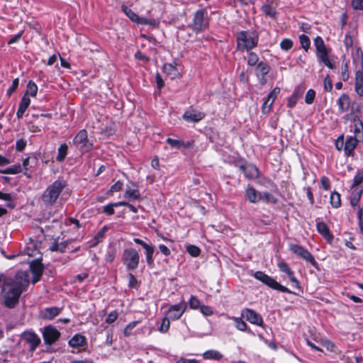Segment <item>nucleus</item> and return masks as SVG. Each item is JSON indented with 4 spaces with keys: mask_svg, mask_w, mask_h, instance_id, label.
<instances>
[{
    "mask_svg": "<svg viewBox=\"0 0 363 363\" xmlns=\"http://www.w3.org/2000/svg\"><path fill=\"white\" fill-rule=\"evenodd\" d=\"M262 11L264 13L266 16H268L272 18H275L276 16V11L274 7L269 4H264L262 7Z\"/></svg>",
    "mask_w": 363,
    "mask_h": 363,
    "instance_id": "nucleus-40",
    "label": "nucleus"
},
{
    "mask_svg": "<svg viewBox=\"0 0 363 363\" xmlns=\"http://www.w3.org/2000/svg\"><path fill=\"white\" fill-rule=\"evenodd\" d=\"M30 269L33 275L32 279V283H37L43 273V265L41 262L38 259L33 260L30 263Z\"/></svg>",
    "mask_w": 363,
    "mask_h": 363,
    "instance_id": "nucleus-13",
    "label": "nucleus"
},
{
    "mask_svg": "<svg viewBox=\"0 0 363 363\" xmlns=\"http://www.w3.org/2000/svg\"><path fill=\"white\" fill-rule=\"evenodd\" d=\"M203 357L205 359L220 360L223 358V354L217 350H209L203 354Z\"/></svg>",
    "mask_w": 363,
    "mask_h": 363,
    "instance_id": "nucleus-29",
    "label": "nucleus"
},
{
    "mask_svg": "<svg viewBox=\"0 0 363 363\" xmlns=\"http://www.w3.org/2000/svg\"><path fill=\"white\" fill-rule=\"evenodd\" d=\"M169 326H170V321H169V319L167 317H164L162 320V323H161V325H160V327L159 328V331L160 333H167L169 328Z\"/></svg>",
    "mask_w": 363,
    "mask_h": 363,
    "instance_id": "nucleus-45",
    "label": "nucleus"
},
{
    "mask_svg": "<svg viewBox=\"0 0 363 363\" xmlns=\"http://www.w3.org/2000/svg\"><path fill=\"white\" fill-rule=\"evenodd\" d=\"M205 117V113L196 110H191L186 111L183 115V118L186 122L196 123L202 120Z\"/></svg>",
    "mask_w": 363,
    "mask_h": 363,
    "instance_id": "nucleus-15",
    "label": "nucleus"
},
{
    "mask_svg": "<svg viewBox=\"0 0 363 363\" xmlns=\"http://www.w3.org/2000/svg\"><path fill=\"white\" fill-rule=\"evenodd\" d=\"M261 200L267 203H275L277 202V199L269 192H261Z\"/></svg>",
    "mask_w": 363,
    "mask_h": 363,
    "instance_id": "nucleus-46",
    "label": "nucleus"
},
{
    "mask_svg": "<svg viewBox=\"0 0 363 363\" xmlns=\"http://www.w3.org/2000/svg\"><path fill=\"white\" fill-rule=\"evenodd\" d=\"M340 113L347 112L350 107V99L347 94H342L337 101Z\"/></svg>",
    "mask_w": 363,
    "mask_h": 363,
    "instance_id": "nucleus-19",
    "label": "nucleus"
},
{
    "mask_svg": "<svg viewBox=\"0 0 363 363\" xmlns=\"http://www.w3.org/2000/svg\"><path fill=\"white\" fill-rule=\"evenodd\" d=\"M61 309L57 307L46 308L43 311V317L45 319L52 320L60 314Z\"/></svg>",
    "mask_w": 363,
    "mask_h": 363,
    "instance_id": "nucleus-27",
    "label": "nucleus"
},
{
    "mask_svg": "<svg viewBox=\"0 0 363 363\" xmlns=\"http://www.w3.org/2000/svg\"><path fill=\"white\" fill-rule=\"evenodd\" d=\"M66 186L67 182L63 179H57L48 185L42 195L43 203L46 206H53Z\"/></svg>",
    "mask_w": 363,
    "mask_h": 363,
    "instance_id": "nucleus-2",
    "label": "nucleus"
},
{
    "mask_svg": "<svg viewBox=\"0 0 363 363\" xmlns=\"http://www.w3.org/2000/svg\"><path fill=\"white\" fill-rule=\"evenodd\" d=\"M72 347H82L86 344V337L84 335L77 334L74 335L68 342Z\"/></svg>",
    "mask_w": 363,
    "mask_h": 363,
    "instance_id": "nucleus-24",
    "label": "nucleus"
},
{
    "mask_svg": "<svg viewBox=\"0 0 363 363\" xmlns=\"http://www.w3.org/2000/svg\"><path fill=\"white\" fill-rule=\"evenodd\" d=\"M279 269L281 272L287 274L289 280L294 284L296 288L298 289L300 287L299 282L297 279L294 276V273L289 268V265L285 262H280L278 264Z\"/></svg>",
    "mask_w": 363,
    "mask_h": 363,
    "instance_id": "nucleus-16",
    "label": "nucleus"
},
{
    "mask_svg": "<svg viewBox=\"0 0 363 363\" xmlns=\"http://www.w3.org/2000/svg\"><path fill=\"white\" fill-rule=\"evenodd\" d=\"M122 10L126 14V16L133 22L142 25L151 24V22L149 19L146 18L139 17L135 12H133L130 9H128L125 6H122Z\"/></svg>",
    "mask_w": 363,
    "mask_h": 363,
    "instance_id": "nucleus-14",
    "label": "nucleus"
},
{
    "mask_svg": "<svg viewBox=\"0 0 363 363\" xmlns=\"http://www.w3.org/2000/svg\"><path fill=\"white\" fill-rule=\"evenodd\" d=\"M242 316L245 318L250 323L262 326L264 321L262 316L252 309L245 308L241 313Z\"/></svg>",
    "mask_w": 363,
    "mask_h": 363,
    "instance_id": "nucleus-10",
    "label": "nucleus"
},
{
    "mask_svg": "<svg viewBox=\"0 0 363 363\" xmlns=\"http://www.w3.org/2000/svg\"><path fill=\"white\" fill-rule=\"evenodd\" d=\"M22 171V167L20 164H14L11 167H9L2 171H1L3 174H16L18 173L21 172Z\"/></svg>",
    "mask_w": 363,
    "mask_h": 363,
    "instance_id": "nucleus-37",
    "label": "nucleus"
},
{
    "mask_svg": "<svg viewBox=\"0 0 363 363\" xmlns=\"http://www.w3.org/2000/svg\"><path fill=\"white\" fill-rule=\"evenodd\" d=\"M269 66L266 62H260L256 67L257 75L264 77L269 73Z\"/></svg>",
    "mask_w": 363,
    "mask_h": 363,
    "instance_id": "nucleus-30",
    "label": "nucleus"
},
{
    "mask_svg": "<svg viewBox=\"0 0 363 363\" xmlns=\"http://www.w3.org/2000/svg\"><path fill=\"white\" fill-rule=\"evenodd\" d=\"M330 203L333 208H337L341 206L340 194L336 191L330 194Z\"/></svg>",
    "mask_w": 363,
    "mask_h": 363,
    "instance_id": "nucleus-34",
    "label": "nucleus"
},
{
    "mask_svg": "<svg viewBox=\"0 0 363 363\" xmlns=\"http://www.w3.org/2000/svg\"><path fill=\"white\" fill-rule=\"evenodd\" d=\"M255 277L257 280L262 281L263 284L267 285L268 286L273 289L278 290L284 293H291L288 288L281 285L273 278H272L271 277L268 276L267 274H264L262 272H256L255 274Z\"/></svg>",
    "mask_w": 363,
    "mask_h": 363,
    "instance_id": "nucleus-6",
    "label": "nucleus"
},
{
    "mask_svg": "<svg viewBox=\"0 0 363 363\" xmlns=\"http://www.w3.org/2000/svg\"><path fill=\"white\" fill-rule=\"evenodd\" d=\"M19 84L18 78L13 80L11 86L7 90V95L11 96L18 88Z\"/></svg>",
    "mask_w": 363,
    "mask_h": 363,
    "instance_id": "nucleus-58",
    "label": "nucleus"
},
{
    "mask_svg": "<svg viewBox=\"0 0 363 363\" xmlns=\"http://www.w3.org/2000/svg\"><path fill=\"white\" fill-rule=\"evenodd\" d=\"M247 60L248 65L254 66L258 62L259 57L256 53L250 52L247 55Z\"/></svg>",
    "mask_w": 363,
    "mask_h": 363,
    "instance_id": "nucleus-43",
    "label": "nucleus"
},
{
    "mask_svg": "<svg viewBox=\"0 0 363 363\" xmlns=\"http://www.w3.org/2000/svg\"><path fill=\"white\" fill-rule=\"evenodd\" d=\"M57 152L56 160L58 162H62L67 155V145L65 143L62 144L59 147Z\"/></svg>",
    "mask_w": 363,
    "mask_h": 363,
    "instance_id": "nucleus-33",
    "label": "nucleus"
},
{
    "mask_svg": "<svg viewBox=\"0 0 363 363\" xmlns=\"http://www.w3.org/2000/svg\"><path fill=\"white\" fill-rule=\"evenodd\" d=\"M358 142H359V140L353 137H350L347 139L344 147V150L346 155L350 156L353 154L354 150L355 149Z\"/></svg>",
    "mask_w": 363,
    "mask_h": 363,
    "instance_id": "nucleus-22",
    "label": "nucleus"
},
{
    "mask_svg": "<svg viewBox=\"0 0 363 363\" xmlns=\"http://www.w3.org/2000/svg\"><path fill=\"white\" fill-rule=\"evenodd\" d=\"M25 340L30 344V350L33 351L40 342L39 337L33 333H26L24 334Z\"/></svg>",
    "mask_w": 363,
    "mask_h": 363,
    "instance_id": "nucleus-23",
    "label": "nucleus"
},
{
    "mask_svg": "<svg viewBox=\"0 0 363 363\" xmlns=\"http://www.w3.org/2000/svg\"><path fill=\"white\" fill-rule=\"evenodd\" d=\"M128 286L130 288H135L137 286L138 281L133 274H128Z\"/></svg>",
    "mask_w": 363,
    "mask_h": 363,
    "instance_id": "nucleus-62",
    "label": "nucleus"
},
{
    "mask_svg": "<svg viewBox=\"0 0 363 363\" xmlns=\"http://www.w3.org/2000/svg\"><path fill=\"white\" fill-rule=\"evenodd\" d=\"M323 85H324V89H325V91H330L332 90L333 84H332V82L328 76H327L324 79Z\"/></svg>",
    "mask_w": 363,
    "mask_h": 363,
    "instance_id": "nucleus-63",
    "label": "nucleus"
},
{
    "mask_svg": "<svg viewBox=\"0 0 363 363\" xmlns=\"http://www.w3.org/2000/svg\"><path fill=\"white\" fill-rule=\"evenodd\" d=\"M280 93V88L275 87L267 96V97L264 99V101L262 106V111L263 113H269L272 107V105L277 97V96Z\"/></svg>",
    "mask_w": 363,
    "mask_h": 363,
    "instance_id": "nucleus-12",
    "label": "nucleus"
},
{
    "mask_svg": "<svg viewBox=\"0 0 363 363\" xmlns=\"http://www.w3.org/2000/svg\"><path fill=\"white\" fill-rule=\"evenodd\" d=\"M121 261L127 269L135 270L139 265L140 255L135 248H126L123 251Z\"/></svg>",
    "mask_w": 363,
    "mask_h": 363,
    "instance_id": "nucleus-4",
    "label": "nucleus"
},
{
    "mask_svg": "<svg viewBox=\"0 0 363 363\" xmlns=\"http://www.w3.org/2000/svg\"><path fill=\"white\" fill-rule=\"evenodd\" d=\"M363 182V171L358 170L356 175L354 177L352 188L359 186Z\"/></svg>",
    "mask_w": 363,
    "mask_h": 363,
    "instance_id": "nucleus-44",
    "label": "nucleus"
},
{
    "mask_svg": "<svg viewBox=\"0 0 363 363\" xmlns=\"http://www.w3.org/2000/svg\"><path fill=\"white\" fill-rule=\"evenodd\" d=\"M349 71L347 62H342L341 67V77L343 81H347L349 79Z\"/></svg>",
    "mask_w": 363,
    "mask_h": 363,
    "instance_id": "nucleus-49",
    "label": "nucleus"
},
{
    "mask_svg": "<svg viewBox=\"0 0 363 363\" xmlns=\"http://www.w3.org/2000/svg\"><path fill=\"white\" fill-rule=\"evenodd\" d=\"M314 45L315 46L317 52L327 50L323 40L320 36H317L314 39Z\"/></svg>",
    "mask_w": 363,
    "mask_h": 363,
    "instance_id": "nucleus-41",
    "label": "nucleus"
},
{
    "mask_svg": "<svg viewBox=\"0 0 363 363\" xmlns=\"http://www.w3.org/2000/svg\"><path fill=\"white\" fill-rule=\"evenodd\" d=\"M166 142L172 147L176 149H180L182 147L184 148H189L192 146L191 142H184L182 140L174 139L171 138H168L166 140Z\"/></svg>",
    "mask_w": 363,
    "mask_h": 363,
    "instance_id": "nucleus-20",
    "label": "nucleus"
},
{
    "mask_svg": "<svg viewBox=\"0 0 363 363\" xmlns=\"http://www.w3.org/2000/svg\"><path fill=\"white\" fill-rule=\"evenodd\" d=\"M163 71L166 75L172 79L179 76V72L177 68L172 64H164L163 66Z\"/></svg>",
    "mask_w": 363,
    "mask_h": 363,
    "instance_id": "nucleus-26",
    "label": "nucleus"
},
{
    "mask_svg": "<svg viewBox=\"0 0 363 363\" xmlns=\"http://www.w3.org/2000/svg\"><path fill=\"white\" fill-rule=\"evenodd\" d=\"M315 96V91L313 89H309L305 96V102L307 104H313Z\"/></svg>",
    "mask_w": 363,
    "mask_h": 363,
    "instance_id": "nucleus-51",
    "label": "nucleus"
},
{
    "mask_svg": "<svg viewBox=\"0 0 363 363\" xmlns=\"http://www.w3.org/2000/svg\"><path fill=\"white\" fill-rule=\"evenodd\" d=\"M124 197L128 199L130 201L138 200L140 198V194L138 189H126Z\"/></svg>",
    "mask_w": 363,
    "mask_h": 363,
    "instance_id": "nucleus-31",
    "label": "nucleus"
},
{
    "mask_svg": "<svg viewBox=\"0 0 363 363\" xmlns=\"http://www.w3.org/2000/svg\"><path fill=\"white\" fill-rule=\"evenodd\" d=\"M231 319L235 323V328L240 331H245L247 329L246 323L241 318L232 317Z\"/></svg>",
    "mask_w": 363,
    "mask_h": 363,
    "instance_id": "nucleus-39",
    "label": "nucleus"
},
{
    "mask_svg": "<svg viewBox=\"0 0 363 363\" xmlns=\"http://www.w3.org/2000/svg\"><path fill=\"white\" fill-rule=\"evenodd\" d=\"M238 50H249L255 48L258 43V35L255 32L240 31L236 35Z\"/></svg>",
    "mask_w": 363,
    "mask_h": 363,
    "instance_id": "nucleus-3",
    "label": "nucleus"
},
{
    "mask_svg": "<svg viewBox=\"0 0 363 363\" xmlns=\"http://www.w3.org/2000/svg\"><path fill=\"white\" fill-rule=\"evenodd\" d=\"M240 169L242 171L246 178L254 179L258 177L259 170L253 164L241 165Z\"/></svg>",
    "mask_w": 363,
    "mask_h": 363,
    "instance_id": "nucleus-17",
    "label": "nucleus"
},
{
    "mask_svg": "<svg viewBox=\"0 0 363 363\" xmlns=\"http://www.w3.org/2000/svg\"><path fill=\"white\" fill-rule=\"evenodd\" d=\"M186 303L185 301H181L180 303L172 306L169 308V316L172 320H178L184 314L186 310Z\"/></svg>",
    "mask_w": 363,
    "mask_h": 363,
    "instance_id": "nucleus-11",
    "label": "nucleus"
},
{
    "mask_svg": "<svg viewBox=\"0 0 363 363\" xmlns=\"http://www.w3.org/2000/svg\"><path fill=\"white\" fill-rule=\"evenodd\" d=\"M344 45L347 49L352 48L353 45V40L350 34L347 33L344 39Z\"/></svg>",
    "mask_w": 363,
    "mask_h": 363,
    "instance_id": "nucleus-59",
    "label": "nucleus"
},
{
    "mask_svg": "<svg viewBox=\"0 0 363 363\" xmlns=\"http://www.w3.org/2000/svg\"><path fill=\"white\" fill-rule=\"evenodd\" d=\"M186 251L192 256V257H198L200 255L201 250L199 247L193 245H190L186 247Z\"/></svg>",
    "mask_w": 363,
    "mask_h": 363,
    "instance_id": "nucleus-47",
    "label": "nucleus"
},
{
    "mask_svg": "<svg viewBox=\"0 0 363 363\" xmlns=\"http://www.w3.org/2000/svg\"><path fill=\"white\" fill-rule=\"evenodd\" d=\"M29 284L28 274L26 272H18L13 278L4 280L2 286V297L8 308H13L18 303L21 294Z\"/></svg>",
    "mask_w": 363,
    "mask_h": 363,
    "instance_id": "nucleus-1",
    "label": "nucleus"
},
{
    "mask_svg": "<svg viewBox=\"0 0 363 363\" xmlns=\"http://www.w3.org/2000/svg\"><path fill=\"white\" fill-rule=\"evenodd\" d=\"M362 194V193L359 191L355 194L354 193L352 194V196L350 199V203H351L352 206H356L358 204V203L359 202Z\"/></svg>",
    "mask_w": 363,
    "mask_h": 363,
    "instance_id": "nucleus-54",
    "label": "nucleus"
},
{
    "mask_svg": "<svg viewBox=\"0 0 363 363\" xmlns=\"http://www.w3.org/2000/svg\"><path fill=\"white\" fill-rule=\"evenodd\" d=\"M30 104V99L27 94H24L19 104V107L16 112V116L18 118H21Z\"/></svg>",
    "mask_w": 363,
    "mask_h": 363,
    "instance_id": "nucleus-21",
    "label": "nucleus"
},
{
    "mask_svg": "<svg viewBox=\"0 0 363 363\" xmlns=\"http://www.w3.org/2000/svg\"><path fill=\"white\" fill-rule=\"evenodd\" d=\"M189 306L191 309H198L201 308V303L196 296H191L189 299Z\"/></svg>",
    "mask_w": 363,
    "mask_h": 363,
    "instance_id": "nucleus-48",
    "label": "nucleus"
},
{
    "mask_svg": "<svg viewBox=\"0 0 363 363\" xmlns=\"http://www.w3.org/2000/svg\"><path fill=\"white\" fill-rule=\"evenodd\" d=\"M246 199L252 203H255L261 201V192L257 191L254 187L248 186L245 189Z\"/></svg>",
    "mask_w": 363,
    "mask_h": 363,
    "instance_id": "nucleus-18",
    "label": "nucleus"
},
{
    "mask_svg": "<svg viewBox=\"0 0 363 363\" xmlns=\"http://www.w3.org/2000/svg\"><path fill=\"white\" fill-rule=\"evenodd\" d=\"M289 250L297 256L300 257L303 259L306 260V262H310L313 267L315 268H318V263L315 261V258L313 257L311 253L304 247L296 245V244H291L289 245Z\"/></svg>",
    "mask_w": 363,
    "mask_h": 363,
    "instance_id": "nucleus-7",
    "label": "nucleus"
},
{
    "mask_svg": "<svg viewBox=\"0 0 363 363\" xmlns=\"http://www.w3.org/2000/svg\"><path fill=\"white\" fill-rule=\"evenodd\" d=\"M116 254V252L115 249H113V248L109 249L107 251V254L106 255V258H105L106 261L109 263L113 262L115 259Z\"/></svg>",
    "mask_w": 363,
    "mask_h": 363,
    "instance_id": "nucleus-56",
    "label": "nucleus"
},
{
    "mask_svg": "<svg viewBox=\"0 0 363 363\" xmlns=\"http://www.w3.org/2000/svg\"><path fill=\"white\" fill-rule=\"evenodd\" d=\"M352 5L356 10H363V0H352Z\"/></svg>",
    "mask_w": 363,
    "mask_h": 363,
    "instance_id": "nucleus-64",
    "label": "nucleus"
},
{
    "mask_svg": "<svg viewBox=\"0 0 363 363\" xmlns=\"http://www.w3.org/2000/svg\"><path fill=\"white\" fill-rule=\"evenodd\" d=\"M43 335L45 343L51 345L59 339L60 333L55 328L49 325L44 328Z\"/></svg>",
    "mask_w": 363,
    "mask_h": 363,
    "instance_id": "nucleus-9",
    "label": "nucleus"
},
{
    "mask_svg": "<svg viewBox=\"0 0 363 363\" xmlns=\"http://www.w3.org/2000/svg\"><path fill=\"white\" fill-rule=\"evenodd\" d=\"M317 57L320 62L325 64L329 60L328 50H325L317 52Z\"/></svg>",
    "mask_w": 363,
    "mask_h": 363,
    "instance_id": "nucleus-55",
    "label": "nucleus"
},
{
    "mask_svg": "<svg viewBox=\"0 0 363 363\" xmlns=\"http://www.w3.org/2000/svg\"><path fill=\"white\" fill-rule=\"evenodd\" d=\"M355 91L359 96L363 97V78L360 77V74L355 77Z\"/></svg>",
    "mask_w": 363,
    "mask_h": 363,
    "instance_id": "nucleus-36",
    "label": "nucleus"
},
{
    "mask_svg": "<svg viewBox=\"0 0 363 363\" xmlns=\"http://www.w3.org/2000/svg\"><path fill=\"white\" fill-rule=\"evenodd\" d=\"M293 41L289 38L284 39L281 43L280 47L284 50H289L293 47Z\"/></svg>",
    "mask_w": 363,
    "mask_h": 363,
    "instance_id": "nucleus-52",
    "label": "nucleus"
},
{
    "mask_svg": "<svg viewBox=\"0 0 363 363\" xmlns=\"http://www.w3.org/2000/svg\"><path fill=\"white\" fill-rule=\"evenodd\" d=\"M72 143L82 152H88L92 147L93 144L89 140L86 130H80L74 138Z\"/></svg>",
    "mask_w": 363,
    "mask_h": 363,
    "instance_id": "nucleus-5",
    "label": "nucleus"
},
{
    "mask_svg": "<svg viewBox=\"0 0 363 363\" xmlns=\"http://www.w3.org/2000/svg\"><path fill=\"white\" fill-rule=\"evenodd\" d=\"M302 92V91L299 92L298 89L294 91L293 94L289 97L288 100L287 106L289 108H293L296 104L297 101L299 96L301 95Z\"/></svg>",
    "mask_w": 363,
    "mask_h": 363,
    "instance_id": "nucleus-35",
    "label": "nucleus"
},
{
    "mask_svg": "<svg viewBox=\"0 0 363 363\" xmlns=\"http://www.w3.org/2000/svg\"><path fill=\"white\" fill-rule=\"evenodd\" d=\"M317 230L327 240L332 241L333 237L330 234L329 228L327 225L323 222H318L317 223Z\"/></svg>",
    "mask_w": 363,
    "mask_h": 363,
    "instance_id": "nucleus-25",
    "label": "nucleus"
},
{
    "mask_svg": "<svg viewBox=\"0 0 363 363\" xmlns=\"http://www.w3.org/2000/svg\"><path fill=\"white\" fill-rule=\"evenodd\" d=\"M107 230V228L106 226H104L96 235L94 237V242L91 244V246L96 245L99 242L100 240L104 236V234L106 231Z\"/></svg>",
    "mask_w": 363,
    "mask_h": 363,
    "instance_id": "nucleus-50",
    "label": "nucleus"
},
{
    "mask_svg": "<svg viewBox=\"0 0 363 363\" xmlns=\"http://www.w3.org/2000/svg\"><path fill=\"white\" fill-rule=\"evenodd\" d=\"M138 324V322L133 321L130 323L124 329L123 334L125 337H129L132 334V331Z\"/></svg>",
    "mask_w": 363,
    "mask_h": 363,
    "instance_id": "nucleus-53",
    "label": "nucleus"
},
{
    "mask_svg": "<svg viewBox=\"0 0 363 363\" xmlns=\"http://www.w3.org/2000/svg\"><path fill=\"white\" fill-rule=\"evenodd\" d=\"M299 41L302 48L305 50L306 52H307L311 45V41L309 38L306 35H301L299 36Z\"/></svg>",
    "mask_w": 363,
    "mask_h": 363,
    "instance_id": "nucleus-42",
    "label": "nucleus"
},
{
    "mask_svg": "<svg viewBox=\"0 0 363 363\" xmlns=\"http://www.w3.org/2000/svg\"><path fill=\"white\" fill-rule=\"evenodd\" d=\"M354 136L358 140H363V123L361 121H354Z\"/></svg>",
    "mask_w": 363,
    "mask_h": 363,
    "instance_id": "nucleus-28",
    "label": "nucleus"
},
{
    "mask_svg": "<svg viewBox=\"0 0 363 363\" xmlns=\"http://www.w3.org/2000/svg\"><path fill=\"white\" fill-rule=\"evenodd\" d=\"M144 249L145 250L146 261L149 265H152L154 262V247L150 245H147Z\"/></svg>",
    "mask_w": 363,
    "mask_h": 363,
    "instance_id": "nucleus-32",
    "label": "nucleus"
},
{
    "mask_svg": "<svg viewBox=\"0 0 363 363\" xmlns=\"http://www.w3.org/2000/svg\"><path fill=\"white\" fill-rule=\"evenodd\" d=\"M208 26V21L204 17V13L203 11H197L191 23V28L196 33L201 32L206 29Z\"/></svg>",
    "mask_w": 363,
    "mask_h": 363,
    "instance_id": "nucleus-8",
    "label": "nucleus"
},
{
    "mask_svg": "<svg viewBox=\"0 0 363 363\" xmlns=\"http://www.w3.org/2000/svg\"><path fill=\"white\" fill-rule=\"evenodd\" d=\"M118 314L116 311H113L107 315L106 318V322L107 323H112L116 320L118 318Z\"/></svg>",
    "mask_w": 363,
    "mask_h": 363,
    "instance_id": "nucleus-57",
    "label": "nucleus"
},
{
    "mask_svg": "<svg viewBox=\"0 0 363 363\" xmlns=\"http://www.w3.org/2000/svg\"><path fill=\"white\" fill-rule=\"evenodd\" d=\"M26 141L23 139H19L16 143V149L17 151H23L26 146Z\"/></svg>",
    "mask_w": 363,
    "mask_h": 363,
    "instance_id": "nucleus-60",
    "label": "nucleus"
},
{
    "mask_svg": "<svg viewBox=\"0 0 363 363\" xmlns=\"http://www.w3.org/2000/svg\"><path fill=\"white\" fill-rule=\"evenodd\" d=\"M201 312L206 316H210L213 313L212 308L210 306L203 305L200 308Z\"/></svg>",
    "mask_w": 363,
    "mask_h": 363,
    "instance_id": "nucleus-61",
    "label": "nucleus"
},
{
    "mask_svg": "<svg viewBox=\"0 0 363 363\" xmlns=\"http://www.w3.org/2000/svg\"><path fill=\"white\" fill-rule=\"evenodd\" d=\"M38 92V86L35 82L30 81L27 85V90L25 94L27 96H35Z\"/></svg>",
    "mask_w": 363,
    "mask_h": 363,
    "instance_id": "nucleus-38",
    "label": "nucleus"
}]
</instances>
